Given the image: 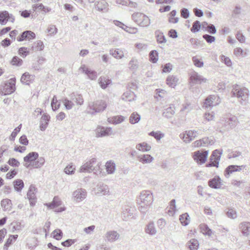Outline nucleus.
<instances>
[{"label": "nucleus", "instance_id": "nucleus-1", "mask_svg": "<svg viewBox=\"0 0 250 250\" xmlns=\"http://www.w3.org/2000/svg\"><path fill=\"white\" fill-rule=\"evenodd\" d=\"M107 104L103 100H98L94 102H90L88 104L89 108V113L91 114H94L96 113L103 111L106 107Z\"/></svg>", "mask_w": 250, "mask_h": 250}, {"label": "nucleus", "instance_id": "nucleus-2", "mask_svg": "<svg viewBox=\"0 0 250 250\" xmlns=\"http://www.w3.org/2000/svg\"><path fill=\"white\" fill-rule=\"evenodd\" d=\"M231 93L233 96L241 99L243 101L240 102L242 104H243V102H245L248 99V89L245 87L241 88L238 85H235L233 86Z\"/></svg>", "mask_w": 250, "mask_h": 250}, {"label": "nucleus", "instance_id": "nucleus-3", "mask_svg": "<svg viewBox=\"0 0 250 250\" xmlns=\"http://www.w3.org/2000/svg\"><path fill=\"white\" fill-rule=\"evenodd\" d=\"M132 20L138 25L142 27H147L150 23L149 18L142 13H135L132 15Z\"/></svg>", "mask_w": 250, "mask_h": 250}, {"label": "nucleus", "instance_id": "nucleus-4", "mask_svg": "<svg viewBox=\"0 0 250 250\" xmlns=\"http://www.w3.org/2000/svg\"><path fill=\"white\" fill-rule=\"evenodd\" d=\"M222 150L216 149L212 152L210 158V162L206 164L207 167H218Z\"/></svg>", "mask_w": 250, "mask_h": 250}, {"label": "nucleus", "instance_id": "nucleus-5", "mask_svg": "<svg viewBox=\"0 0 250 250\" xmlns=\"http://www.w3.org/2000/svg\"><path fill=\"white\" fill-rule=\"evenodd\" d=\"M139 200V203L150 205L153 202L152 193L149 190L143 191L140 193Z\"/></svg>", "mask_w": 250, "mask_h": 250}, {"label": "nucleus", "instance_id": "nucleus-6", "mask_svg": "<svg viewBox=\"0 0 250 250\" xmlns=\"http://www.w3.org/2000/svg\"><path fill=\"white\" fill-rule=\"evenodd\" d=\"M15 83V78H12L9 80L4 84L3 89L1 90V94L6 95L13 93L16 89Z\"/></svg>", "mask_w": 250, "mask_h": 250}, {"label": "nucleus", "instance_id": "nucleus-7", "mask_svg": "<svg viewBox=\"0 0 250 250\" xmlns=\"http://www.w3.org/2000/svg\"><path fill=\"white\" fill-rule=\"evenodd\" d=\"M95 137L97 138L109 136L112 133L111 127L99 125L95 130Z\"/></svg>", "mask_w": 250, "mask_h": 250}, {"label": "nucleus", "instance_id": "nucleus-8", "mask_svg": "<svg viewBox=\"0 0 250 250\" xmlns=\"http://www.w3.org/2000/svg\"><path fill=\"white\" fill-rule=\"evenodd\" d=\"M104 237L105 241L109 243H113L120 239V234L117 231L109 230L105 232Z\"/></svg>", "mask_w": 250, "mask_h": 250}, {"label": "nucleus", "instance_id": "nucleus-9", "mask_svg": "<svg viewBox=\"0 0 250 250\" xmlns=\"http://www.w3.org/2000/svg\"><path fill=\"white\" fill-rule=\"evenodd\" d=\"M190 83L193 84H202L206 83L208 80L195 71H193L190 74Z\"/></svg>", "mask_w": 250, "mask_h": 250}, {"label": "nucleus", "instance_id": "nucleus-10", "mask_svg": "<svg viewBox=\"0 0 250 250\" xmlns=\"http://www.w3.org/2000/svg\"><path fill=\"white\" fill-rule=\"evenodd\" d=\"M197 131L195 130L186 131L183 134H181L180 138L186 143H188L194 140L197 136Z\"/></svg>", "mask_w": 250, "mask_h": 250}, {"label": "nucleus", "instance_id": "nucleus-11", "mask_svg": "<svg viewBox=\"0 0 250 250\" xmlns=\"http://www.w3.org/2000/svg\"><path fill=\"white\" fill-rule=\"evenodd\" d=\"M96 159L93 158L83 165L80 169L81 172H91L94 170V165L96 163Z\"/></svg>", "mask_w": 250, "mask_h": 250}, {"label": "nucleus", "instance_id": "nucleus-12", "mask_svg": "<svg viewBox=\"0 0 250 250\" xmlns=\"http://www.w3.org/2000/svg\"><path fill=\"white\" fill-rule=\"evenodd\" d=\"M208 155V151L200 152L196 151L194 153L193 159L198 163L203 164L205 163Z\"/></svg>", "mask_w": 250, "mask_h": 250}, {"label": "nucleus", "instance_id": "nucleus-13", "mask_svg": "<svg viewBox=\"0 0 250 250\" xmlns=\"http://www.w3.org/2000/svg\"><path fill=\"white\" fill-rule=\"evenodd\" d=\"M220 103L219 97L216 95H210L208 97L204 103L206 107L215 106Z\"/></svg>", "mask_w": 250, "mask_h": 250}, {"label": "nucleus", "instance_id": "nucleus-14", "mask_svg": "<svg viewBox=\"0 0 250 250\" xmlns=\"http://www.w3.org/2000/svg\"><path fill=\"white\" fill-rule=\"evenodd\" d=\"M86 194L85 189L78 188L73 192L72 195L77 202H81L86 198Z\"/></svg>", "mask_w": 250, "mask_h": 250}, {"label": "nucleus", "instance_id": "nucleus-15", "mask_svg": "<svg viewBox=\"0 0 250 250\" xmlns=\"http://www.w3.org/2000/svg\"><path fill=\"white\" fill-rule=\"evenodd\" d=\"M36 188L33 185H31L29 187V190L27 193V198L29 199L30 202V205L31 206H34L36 202V198L35 194V191Z\"/></svg>", "mask_w": 250, "mask_h": 250}, {"label": "nucleus", "instance_id": "nucleus-16", "mask_svg": "<svg viewBox=\"0 0 250 250\" xmlns=\"http://www.w3.org/2000/svg\"><path fill=\"white\" fill-rule=\"evenodd\" d=\"M39 157V154L36 152H31L27 154L26 156L23 158V160L25 162L24 166L28 168L30 166V164L28 163H31L34 162Z\"/></svg>", "mask_w": 250, "mask_h": 250}, {"label": "nucleus", "instance_id": "nucleus-17", "mask_svg": "<svg viewBox=\"0 0 250 250\" xmlns=\"http://www.w3.org/2000/svg\"><path fill=\"white\" fill-rule=\"evenodd\" d=\"M36 37L35 34L31 31L26 30L23 32L20 36L17 38L18 42H22L24 40L30 41L31 40L35 39Z\"/></svg>", "mask_w": 250, "mask_h": 250}, {"label": "nucleus", "instance_id": "nucleus-18", "mask_svg": "<svg viewBox=\"0 0 250 250\" xmlns=\"http://www.w3.org/2000/svg\"><path fill=\"white\" fill-rule=\"evenodd\" d=\"M246 166H237V165H230L228 167L225 171V175L227 178H229L230 174L233 172L240 171L243 169L245 168Z\"/></svg>", "mask_w": 250, "mask_h": 250}, {"label": "nucleus", "instance_id": "nucleus-19", "mask_svg": "<svg viewBox=\"0 0 250 250\" xmlns=\"http://www.w3.org/2000/svg\"><path fill=\"white\" fill-rule=\"evenodd\" d=\"M8 20L12 22L14 21L15 18L12 14H9L6 11L0 13V22L2 24H5Z\"/></svg>", "mask_w": 250, "mask_h": 250}, {"label": "nucleus", "instance_id": "nucleus-20", "mask_svg": "<svg viewBox=\"0 0 250 250\" xmlns=\"http://www.w3.org/2000/svg\"><path fill=\"white\" fill-rule=\"evenodd\" d=\"M97 194L103 195L110 194L108 186L104 183H99L97 186Z\"/></svg>", "mask_w": 250, "mask_h": 250}, {"label": "nucleus", "instance_id": "nucleus-21", "mask_svg": "<svg viewBox=\"0 0 250 250\" xmlns=\"http://www.w3.org/2000/svg\"><path fill=\"white\" fill-rule=\"evenodd\" d=\"M237 119L234 116H230L225 118L224 125L226 126H228L229 128L234 127L237 125Z\"/></svg>", "mask_w": 250, "mask_h": 250}, {"label": "nucleus", "instance_id": "nucleus-22", "mask_svg": "<svg viewBox=\"0 0 250 250\" xmlns=\"http://www.w3.org/2000/svg\"><path fill=\"white\" fill-rule=\"evenodd\" d=\"M50 117L46 113L43 114L40 122V129L42 131H44L48 126Z\"/></svg>", "mask_w": 250, "mask_h": 250}, {"label": "nucleus", "instance_id": "nucleus-23", "mask_svg": "<svg viewBox=\"0 0 250 250\" xmlns=\"http://www.w3.org/2000/svg\"><path fill=\"white\" fill-rule=\"evenodd\" d=\"M80 69L82 70L83 72L85 73L90 79L93 80L96 79L97 77V72L86 68L85 65L81 66Z\"/></svg>", "mask_w": 250, "mask_h": 250}, {"label": "nucleus", "instance_id": "nucleus-24", "mask_svg": "<svg viewBox=\"0 0 250 250\" xmlns=\"http://www.w3.org/2000/svg\"><path fill=\"white\" fill-rule=\"evenodd\" d=\"M240 229L242 234L246 236H248L250 234V223L243 222L239 225Z\"/></svg>", "mask_w": 250, "mask_h": 250}, {"label": "nucleus", "instance_id": "nucleus-25", "mask_svg": "<svg viewBox=\"0 0 250 250\" xmlns=\"http://www.w3.org/2000/svg\"><path fill=\"white\" fill-rule=\"evenodd\" d=\"M175 106L170 104L169 107L164 109L163 116L167 118H171L175 114Z\"/></svg>", "mask_w": 250, "mask_h": 250}, {"label": "nucleus", "instance_id": "nucleus-26", "mask_svg": "<svg viewBox=\"0 0 250 250\" xmlns=\"http://www.w3.org/2000/svg\"><path fill=\"white\" fill-rule=\"evenodd\" d=\"M138 160L143 164L150 163L153 160V158L149 154H142L137 156Z\"/></svg>", "mask_w": 250, "mask_h": 250}, {"label": "nucleus", "instance_id": "nucleus-27", "mask_svg": "<svg viewBox=\"0 0 250 250\" xmlns=\"http://www.w3.org/2000/svg\"><path fill=\"white\" fill-rule=\"evenodd\" d=\"M221 179L219 177H215L208 181V186L213 188H220L221 183Z\"/></svg>", "mask_w": 250, "mask_h": 250}, {"label": "nucleus", "instance_id": "nucleus-28", "mask_svg": "<svg viewBox=\"0 0 250 250\" xmlns=\"http://www.w3.org/2000/svg\"><path fill=\"white\" fill-rule=\"evenodd\" d=\"M33 76L30 75L28 72H25L22 75L21 81L23 84L29 85L33 80Z\"/></svg>", "mask_w": 250, "mask_h": 250}, {"label": "nucleus", "instance_id": "nucleus-29", "mask_svg": "<svg viewBox=\"0 0 250 250\" xmlns=\"http://www.w3.org/2000/svg\"><path fill=\"white\" fill-rule=\"evenodd\" d=\"M99 83L103 89H105L111 83V80L105 77H101L99 79Z\"/></svg>", "mask_w": 250, "mask_h": 250}, {"label": "nucleus", "instance_id": "nucleus-30", "mask_svg": "<svg viewBox=\"0 0 250 250\" xmlns=\"http://www.w3.org/2000/svg\"><path fill=\"white\" fill-rule=\"evenodd\" d=\"M135 97L136 96L134 92L130 90H128L123 94L122 96V99L124 101L130 102L134 100Z\"/></svg>", "mask_w": 250, "mask_h": 250}, {"label": "nucleus", "instance_id": "nucleus-31", "mask_svg": "<svg viewBox=\"0 0 250 250\" xmlns=\"http://www.w3.org/2000/svg\"><path fill=\"white\" fill-rule=\"evenodd\" d=\"M62 204V201L58 196H55L53 198V201L51 203L46 204L48 208L52 209L56 207L60 206Z\"/></svg>", "mask_w": 250, "mask_h": 250}, {"label": "nucleus", "instance_id": "nucleus-32", "mask_svg": "<svg viewBox=\"0 0 250 250\" xmlns=\"http://www.w3.org/2000/svg\"><path fill=\"white\" fill-rule=\"evenodd\" d=\"M71 99L78 105H81L83 104V99L81 94L72 93L71 95Z\"/></svg>", "mask_w": 250, "mask_h": 250}, {"label": "nucleus", "instance_id": "nucleus-33", "mask_svg": "<svg viewBox=\"0 0 250 250\" xmlns=\"http://www.w3.org/2000/svg\"><path fill=\"white\" fill-rule=\"evenodd\" d=\"M145 231L146 233L151 235H154L156 234L157 230L154 226V223L150 222L146 226V228L145 229Z\"/></svg>", "mask_w": 250, "mask_h": 250}, {"label": "nucleus", "instance_id": "nucleus-34", "mask_svg": "<svg viewBox=\"0 0 250 250\" xmlns=\"http://www.w3.org/2000/svg\"><path fill=\"white\" fill-rule=\"evenodd\" d=\"M1 205L5 211H10L12 209V204L10 199L2 200L1 202Z\"/></svg>", "mask_w": 250, "mask_h": 250}, {"label": "nucleus", "instance_id": "nucleus-35", "mask_svg": "<svg viewBox=\"0 0 250 250\" xmlns=\"http://www.w3.org/2000/svg\"><path fill=\"white\" fill-rule=\"evenodd\" d=\"M178 79L173 75H170L167 77V83L169 86L174 87L178 83Z\"/></svg>", "mask_w": 250, "mask_h": 250}, {"label": "nucleus", "instance_id": "nucleus-36", "mask_svg": "<svg viewBox=\"0 0 250 250\" xmlns=\"http://www.w3.org/2000/svg\"><path fill=\"white\" fill-rule=\"evenodd\" d=\"M108 3L104 0H102L97 1L95 4V7L99 11L106 10L107 9Z\"/></svg>", "mask_w": 250, "mask_h": 250}, {"label": "nucleus", "instance_id": "nucleus-37", "mask_svg": "<svg viewBox=\"0 0 250 250\" xmlns=\"http://www.w3.org/2000/svg\"><path fill=\"white\" fill-rule=\"evenodd\" d=\"M44 44L43 42L41 41H37L34 42L31 46V49L33 51H42L44 48Z\"/></svg>", "mask_w": 250, "mask_h": 250}, {"label": "nucleus", "instance_id": "nucleus-38", "mask_svg": "<svg viewBox=\"0 0 250 250\" xmlns=\"http://www.w3.org/2000/svg\"><path fill=\"white\" fill-rule=\"evenodd\" d=\"M13 185L15 190L18 192L21 191L24 187L23 182L21 179H17L14 181Z\"/></svg>", "mask_w": 250, "mask_h": 250}, {"label": "nucleus", "instance_id": "nucleus-39", "mask_svg": "<svg viewBox=\"0 0 250 250\" xmlns=\"http://www.w3.org/2000/svg\"><path fill=\"white\" fill-rule=\"evenodd\" d=\"M124 120L125 117L121 115L115 116L112 117L111 119H108V122L115 125L121 123Z\"/></svg>", "mask_w": 250, "mask_h": 250}, {"label": "nucleus", "instance_id": "nucleus-40", "mask_svg": "<svg viewBox=\"0 0 250 250\" xmlns=\"http://www.w3.org/2000/svg\"><path fill=\"white\" fill-rule=\"evenodd\" d=\"M179 220L183 226H187L190 222V218L188 213H184L180 216Z\"/></svg>", "mask_w": 250, "mask_h": 250}, {"label": "nucleus", "instance_id": "nucleus-41", "mask_svg": "<svg viewBox=\"0 0 250 250\" xmlns=\"http://www.w3.org/2000/svg\"><path fill=\"white\" fill-rule=\"evenodd\" d=\"M45 61V59L42 57H40L38 58V60L33 63L32 67L35 70H39L41 69V65L43 64V63Z\"/></svg>", "mask_w": 250, "mask_h": 250}, {"label": "nucleus", "instance_id": "nucleus-42", "mask_svg": "<svg viewBox=\"0 0 250 250\" xmlns=\"http://www.w3.org/2000/svg\"><path fill=\"white\" fill-rule=\"evenodd\" d=\"M106 169L108 174H112L115 170V164L114 162L110 161L105 164Z\"/></svg>", "mask_w": 250, "mask_h": 250}, {"label": "nucleus", "instance_id": "nucleus-43", "mask_svg": "<svg viewBox=\"0 0 250 250\" xmlns=\"http://www.w3.org/2000/svg\"><path fill=\"white\" fill-rule=\"evenodd\" d=\"M141 119L140 115L137 112L132 113L129 117V122L131 124L137 123Z\"/></svg>", "mask_w": 250, "mask_h": 250}, {"label": "nucleus", "instance_id": "nucleus-44", "mask_svg": "<svg viewBox=\"0 0 250 250\" xmlns=\"http://www.w3.org/2000/svg\"><path fill=\"white\" fill-rule=\"evenodd\" d=\"M110 54L117 59H121L124 57V53L118 49L116 50L111 49L109 51Z\"/></svg>", "mask_w": 250, "mask_h": 250}, {"label": "nucleus", "instance_id": "nucleus-45", "mask_svg": "<svg viewBox=\"0 0 250 250\" xmlns=\"http://www.w3.org/2000/svg\"><path fill=\"white\" fill-rule=\"evenodd\" d=\"M136 147L138 150L142 151H148L151 149V146L146 143L139 144Z\"/></svg>", "mask_w": 250, "mask_h": 250}, {"label": "nucleus", "instance_id": "nucleus-46", "mask_svg": "<svg viewBox=\"0 0 250 250\" xmlns=\"http://www.w3.org/2000/svg\"><path fill=\"white\" fill-rule=\"evenodd\" d=\"M200 229L201 230V232L207 235L208 236H211L212 234V230L211 229H210L205 224H201L200 225Z\"/></svg>", "mask_w": 250, "mask_h": 250}, {"label": "nucleus", "instance_id": "nucleus-47", "mask_svg": "<svg viewBox=\"0 0 250 250\" xmlns=\"http://www.w3.org/2000/svg\"><path fill=\"white\" fill-rule=\"evenodd\" d=\"M149 60L153 63H155L158 60V53L156 50H152L150 52Z\"/></svg>", "mask_w": 250, "mask_h": 250}, {"label": "nucleus", "instance_id": "nucleus-48", "mask_svg": "<svg viewBox=\"0 0 250 250\" xmlns=\"http://www.w3.org/2000/svg\"><path fill=\"white\" fill-rule=\"evenodd\" d=\"M188 247L190 250H197L199 247L198 241L196 239H191L188 242Z\"/></svg>", "mask_w": 250, "mask_h": 250}, {"label": "nucleus", "instance_id": "nucleus-49", "mask_svg": "<svg viewBox=\"0 0 250 250\" xmlns=\"http://www.w3.org/2000/svg\"><path fill=\"white\" fill-rule=\"evenodd\" d=\"M45 163V159L43 157H41L38 159L37 161L33 163V167L34 168H40L42 167Z\"/></svg>", "mask_w": 250, "mask_h": 250}, {"label": "nucleus", "instance_id": "nucleus-50", "mask_svg": "<svg viewBox=\"0 0 250 250\" xmlns=\"http://www.w3.org/2000/svg\"><path fill=\"white\" fill-rule=\"evenodd\" d=\"M149 135L153 137L157 141L160 140L164 136V134L163 133H162L159 131L155 132L153 131L149 133Z\"/></svg>", "mask_w": 250, "mask_h": 250}, {"label": "nucleus", "instance_id": "nucleus-51", "mask_svg": "<svg viewBox=\"0 0 250 250\" xmlns=\"http://www.w3.org/2000/svg\"><path fill=\"white\" fill-rule=\"evenodd\" d=\"M201 26V25L200 21H196L193 23L192 27L190 30L193 33L197 32L200 30Z\"/></svg>", "mask_w": 250, "mask_h": 250}, {"label": "nucleus", "instance_id": "nucleus-52", "mask_svg": "<svg viewBox=\"0 0 250 250\" xmlns=\"http://www.w3.org/2000/svg\"><path fill=\"white\" fill-rule=\"evenodd\" d=\"M11 63L13 65L21 66L22 63V61L17 56H15L13 58Z\"/></svg>", "mask_w": 250, "mask_h": 250}, {"label": "nucleus", "instance_id": "nucleus-53", "mask_svg": "<svg viewBox=\"0 0 250 250\" xmlns=\"http://www.w3.org/2000/svg\"><path fill=\"white\" fill-rule=\"evenodd\" d=\"M227 216L230 218L235 219L237 217V214L235 210L233 209L230 208L226 213Z\"/></svg>", "mask_w": 250, "mask_h": 250}, {"label": "nucleus", "instance_id": "nucleus-54", "mask_svg": "<svg viewBox=\"0 0 250 250\" xmlns=\"http://www.w3.org/2000/svg\"><path fill=\"white\" fill-rule=\"evenodd\" d=\"M18 52L23 58L26 57L29 54V51L27 50V48L24 47L20 48Z\"/></svg>", "mask_w": 250, "mask_h": 250}, {"label": "nucleus", "instance_id": "nucleus-55", "mask_svg": "<svg viewBox=\"0 0 250 250\" xmlns=\"http://www.w3.org/2000/svg\"><path fill=\"white\" fill-rule=\"evenodd\" d=\"M53 237L56 240H60L62 236V232L60 229H56L53 232Z\"/></svg>", "mask_w": 250, "mask_h": 250}, {"label": "nucleus", "instance_id": "nucleus-56", "mask_svg": "<svg viewBox=\"0 0 250 250\" xmlns=\"http://www.w3.org/2000/svg\"><path fill=\"white\" fill-rule=\"evenodd\" d=\"M130 69L132 70H135L138 67V62L136 59L133 58L129 63Z\"/></svg>", "mask_w": 250, "mask_h": 250}, {"label": "nucleus", "instance_id": "nucleus-57", "mask_svg": "<svg viewBox=\"0 0 250 250\" xmlns=\"http://www.w3.org/2000/svg\"><path fill=\"white\" fill-rule=\"evenodd\" d=\"M157 42L159 43H165L166 39L162 33H159L157 36Z\"/></svg>", "mask_w": 250, "mask_h": 250}, {"label": "nucleus", "instance_id": "nucleus-58", "mask_svg": "<svg viewBox=\"0 0 250 250\" xmlns=\"http://www.w3.org/2000/svg\"><path fill=\"white\" fill-rule=\"evenodd\" d=\"M192 60L194 63V64L196 66L198 67H201L203 66V62L202 61H201L196 56L192 57Z\"/></svg>", "mask_w": 250, "mask_h": 250}, {"label": "nucleus", "instance_id": "nucleus-59", "mask_svg": "<svg viewBox=\"0 0 250 250\" xmlns=\"http://www.w3.org/2000/svg\"><path fill=\"white\" fill-rule=\"evenodd\" d=\"M138 204L140 206L139 207V210L144 214L146 213L150 205H143L139 203Z\"/></svg>", "mask_w": 250, "mask_h": 250}, {"label": "nucleus", "instance_id": "nucleus-60", "mask_svg": "<svg viewBox=\"0 0 250 250\" xmlns=\"http://www.w3.org/2000/svg\"><path fill=\"white\" fill-rule=\"evenodd\" d=\"M203 38L208 43H211L215 41V38L208 34H205L203 36Z\"/></svg>", "mask_w": 250, "mask_h": 250}, {"label": "nucleus", "instance_id": "nucleus-61", "mask_svg": "<svg viewBox=\"0 0 250 250\" xmlns=\"http://www.w3.org/2000/svg\"><path fill=\"white\" fill-rule=\"evenodd\" d=\"M206 30L211 34H214L216 32L215 26L212 24H209L207 26Z\"/></svg>", "mask_w": 250, "mask_h": 250}, {"label": "nucleus", "instance_id": "nucleus-62", "mask_svg": "<svg viewBox=\"0 0 250 250\" xmlns=\"http://www.w3.org/2000/svg\"><path fill=\"white\" fill-rule=\"evenodd\" d=\"M75 167L72 165H68L64 168V172L67 174H72L74 173Z\"/></svg>", "mask_w": 250, "mask_h": 250}, {"label": "nucleus", "instance_id": "nucleus-63", "mask_svg": "<svg viewBox=\"0 0 250 250\" xmlns=\"http://www.w3.org/2000/svg\"><path fill=\"white\" fill-rule=\"evenodd\" d=\"M64 104L65 105V108L68 110L71 109L74 105L73 103L71 101L68 100L67 99H65L64 100Z\"/></svg>", "mask_w": 250, "mask_h": 250}, {"label": "nucleus", "instance_id": "nucleus-64", "mask_svg": "<svg viewBox=\"0 0 250 250\" xmlns=\"http://www.w3.org/2000/svg\"><path fill=\"white\" fill-rule=\"evenodd\" d=\"M8 163L9 165L12 167H19L20 165V162L15 158H10Z\"/></svg>", "mask_w": 250, "mask_h": 250}]
</instances>
